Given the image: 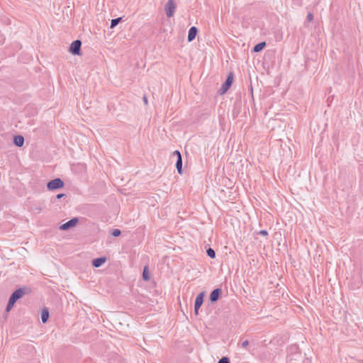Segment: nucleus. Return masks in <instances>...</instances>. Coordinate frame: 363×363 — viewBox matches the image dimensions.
<instances>
[{
    "instance_id": "f257e3e1",
    "label": "nucleus",
    "mask_w": 363,
    "mask_h": 363,
    "mask_svg": "<svg viewBox=\"0 0 363 363\" xmlns=\"http://www.w3.org/2000/svg\"><path fill=\"white\" fill-rule=\"evenodd\" d=\"M64 186L65 183L60 178H55L47 183V188L50 191L61 189Z\"/></svg>"
},
{
    "instance_id": "f03ea898",
    "label": "nucleus",
    "mask_w": 363,
    "mask_h": 363,
    "mask_svg": "<svg viewBox=\"0 0 363 363\" xmlns=\"http://www.w3.org/2000/svg\"><path fill=\"white\" fill-rule=\"evenodd\" d=\"M29 291L27 287H21L16 289L10 296V298L16 302Z\"/></svg>"
},
{
    "instance_id": "7ed1b4c3",
    "label": "nucleus",
    "mask_w": 363,
    "mask_h": 363,
    "mask_svg": "<svg viewBox=\"0 0 363 363\" xmlns=\"http://www.w3.org/2000/svg\"><path fill=\"white\" fill-rule=\"evenodd\" d=\"M233 77H234V75H233V72H230L228 74L225 81L222 84L221 88L220 89V91L221 94L226 93L228 91V89L230 88V86L233 82Z\"/></svg>"
},
{
    "instance_id": "20e7f679",
    "label": "nucleus",
    "mask_w": 363,
    "mask_h": 363,
    "mask_svg": "<svg viewBox=\"0 0 363 363\" xmlns=\"http://www.w3.org/2000/svg\"><path fill=\"white\" fill-rule=\"evenodd\" d=\"M81 47H82V42L79 40H74L69 46V51L72 55H81Z\"/></svg>"
},
{
    "instance_id": "39448f33",
    "label": "nucleus",
    "mask_w": 363,
    "mask_h": 363,
    "mask_svg": "<svg viewBox=\"0 0 363 363\" xmlns=\"http://www.w3.org/2000/svg\"><path fill=\"white\" fill-rule=\"evenodd\" d=\"M204 297H205V292L201 291L196 296V297L195 298L194 313L196 315H197L199 314V310L203 303Z\"/></svg>"
},
{
    "instance_id": "423d86ee",
    "label": "nucleus",
    "mask_w": 363,
    "mask_h": 363,
    "mask_svg": "<svg viewBox=\"0 0 363 363\" xmlns=\"http://www.w3.org/2000/svg\"><path fill=\"white\" fill-rule=\"evenodd\" d=\"M176 9V4L174 0H168L164 6L166 15L168 18H171L174 16Z\"/></svg>"
},
{
    "instance_id": "0eeeda50",
    "label": "nucleus",
    "mask_w": 363,
    "mask_h": 363,
    "mask_svg": "<svg viewBox=\"0 0 363 363\" xmlns=\"http://www.w3.org/2000/svg\"><path fill=\"white\" fill-rule=\"evenodd\" d=\"M79 223V218L77 217L71 218L67 222L62 224L60 226V229L62 230H68L70 228L74 227L77 225V224Z\"/></svg>"
},
{
    "instance_id": "6e6552de",
    "label": "nucleus",
    "mask_w": 363,
    "mask_h": 363,
    "mask_svg": "<svg viewBox=\"0 0 363 363\" xmlns=\"http://www.w3.org/2000/svg\"><path fill=\"white\" fill-rule=\"evenodd\" d=\"M222 294V289L220 288H216L213 289L209 296V301L211 303H215L219 300Z\"/></svg>"
},
{
    "instance_id": "1a4fd4ad",
    "label": "nucleus",
    "mask_w": 363,
    "mask_h": 363,
    "mask_svg": "<svg viewBox=\"0 0 363 363\" xmlns=\"http://www.w3.org/2000/svg\"><path fill=\"white\" fill-rule=\"evenodd\" d=\"M198 33V28L195 26H192L189 28L188 32L187 40L189 42L193 41Z\"/></svg>"
},
{
    "instance_id": "9d476101",
    "label": "nucleus",
    "mask_w": 363,
    "mask_h": 363,
    "mask_svg": "<svg viewBox=\"0 0 363 363\" xmlns=\"http://www.w3.org/2000/svg\"><path fill=\"white\" fill-rule=\"evenodd\" d=\"M106 257H100L95 258L92 260V266L96 268L102 266L106 262Z\"/></svg>"
},
{
    "instance_id": "9b49d317",
    "label": "nucleus",
    "mask_w": 363,
    "mask_h": 363,
    "mask_svg": "<svg viewBox=\"0 0 363 363\" xmlns=\"http://www.w3.org/2000/svg\"><path fill=\"white\" fill-rule=\"evenodd\" d=\"M25 139L22 135H18L13 137V143L17 147H22L24 144Z\"/></svg>"
},
{
    "instance_id": "f8f14e48",
    "label": "nucleus",
    "mask_w": 363,
    "mask_h": 363,
    "mask_svg": "<svg viewBox=\"0 0 363 363\" xmlns=\"http://www.w3.org/2000/svg\"><path fill=\"white\" fill-rule=\"evenodd\" d=\"M49 318V310L48 308L45 307L41 312V320L43 323H47Z\"/></svg>"
},
{
    "instance_id": "ddd939ff",
    "label": "nucleus",
    "mask_w": 363,
    "mask_h": 363,
    "mask_svg": "<svg viewBox=\"0 0 363 363\" xmlns=\"http://www.w3.org/2000/svg\"><path fill=\"white\" fill-rule=\"evenodd\" d=\"M142 277H143V279L145 281H147L150 279V274L149 268H148L147 265L144 267Z\"/></svg>"
},
{
    "instance_id": "4468645a",
    "label": "nucleus",
    "mask_w": 363,
    "mask_h": 363,
    "mask_svg": "<svg viewBox=\"0 0 363 363\" xmlns=\"http://www.w3.org/2000/svg\"><path fill=\"white\" fill-rule=\"evenodd\" d=\"M177 170L179 174H182V155H179V158L177 159L176 164H175Z\"/></svg>"
},
{
    "instance_id": "2eb2a0df",
    "label": "nucleus",
    "mask_w": 363,
    "mask_h": 363,
    "mask_svg": "<svg viewBox=\"0 0 363 363\" xmlns=\"http://www.w3.org/2000/svg\"><path fill=\"white\" fill-rule=\"evenodd\" d=\"M266 47V42L263 41L255 45L252 49L255 52H259L262 51Z\"/></svg>"
},
{
    "instance_id": "dca6fc26",
    "label": "nucleus",
    "mask_w": 363,
    "mask_h": 363,
    "mask_svg": "<svg viewBox=\"0 0 363 363\" xmlns=\"http://www.w3.org/2000/svg\"><path fill=\"white\" fill-rule=\"evenodd\" d=\"M249 341L247 340H242V339H241L239 342L238 343V347H242V348H245L246 349L247 351H250V348H248L247 347L249 346Z\"/></svg>"
},
{
    "instance_id": "f3484780",
    "label": "nucleus",
    "mask_w": 363,
    "mask_h": 363,
    "mask_svg": "<svg viewBox=\"0 0 363 363\" xmlns=\"http://www.w3.org/2000/svg\"><path fill=\"white\" fill-rule=\"evenodd\" d=\"M121 21H122V18L121 17H118V18L112 19L111 21L110 27L111 28H115Z\"/></svg>"
},
{
    "instance_id": "a211bd4d",
    "label": "nucleus",
    "mask_w": 363,
    "mask_h": 363,
    "mask_svg": "<svg viewBox=\"0 0 363 363\" xmlns=\"http://www.w3.org/2000/svg\"><path fill=\"white\" fill-rule=\"evenodd\" d=\"M15 303H16V302L9 298L7 306L6 307V312L10 311L11 310V308L13 307Z\"/></svg>"
},
{
    "instance_id": "6ab92c4d",
    "label": "nucleus",
    "mask_w": 363,
    "mask_h": 363,
    "mask_svg": "<svg viewBox=\"0 0 363 363\" xmlns=\"http://www.w3.org/2000/svg\"><path fill=\"white\" fill-rule=\"evenodd\" d=\"M206 254L209 257L212 259L216 257V252L211 247H209L208 249L206 250Z\"/></svg>"
},
{
    "instance_id": "aec40b11",
    "label": "nucleus",
    "mask_w": 363,
    "mask_h": 363,
    "mask_svg": "<svg viewBox=\"0 0 363 363\" xmlns=\"http://www.w3.org/2000/svg\"><path fill=\"white\" fill-rule=\"evenodd\" d=\"M111 235L113 237H118L121 235V230L120 229H113L111 231Z\"/></svg>"
},
{
    "instance_id": "412c9836",
    "label": "nucleus",
    "mask_w": 363,
    "mask_h": 363,
    "mask_svg": "<svg viewBox=\"0 0 363 363\" xmlns=\"http://www.w3.org/2000/svg\"><path fill=\"white\" fill-rule=\"evenodd\" d=\"M218 363H230V362L228 357H223L218 360Z\"/></svg>"
},
{
    "instance_id": "4be33fe9",
    "label": "nucleus",
    "mask_w": 363,
    "mask_h": 363,
    "mask_svg": "<svg viewBox=\"0 0 363 363\" xmlns=\"http://www.w3.org/2000/svg\"><path fill=\"white\" fill-rule=\"evenodd\" d=\"M306 19L308 21L311 22L313 19V15L312 13H308L306 16Z\"/></svg>"
},
{
    "instance_id": "5701e85b",
    "label": "nucleus",
    "mask_w": 363,
    "mask_h": 363,
    "mask_svg": "<svg viewBox=\"0 0 363 363\" xmlns=\"http://www.w3.org/2000/svg\"><path fill=\"white\" fill-rule=\"evenodd\" d=\"M258 234L262 236H267L268 235V232L266 230H261L259 231Z\"/></svg>"
},
{
    "instance_id": "b1692460",
    "label": "nucleus",
    "mask_w": 363,
    "mask_h": 363,
    "mask_svg": "<svg viewBox=\"0 0 363 363\" xmlns=\"http://www.w3.org/2000/svg\"><path fill=\"white\" fill-rule=\"evenodd\" d=\"M173 155L176 156L177 157V158H179V155H182V154L180 153V152L179 150H175L172 153Z\"/></svg>"
},
{
    "instance_id": "393cba45",
    "label": "nucleus",
    "mask_w": 363,
    "mask_h": 363,
    "mask_svg": "<svg viewBox=\"0 0 363 363\" xmlns=\"http://www.w3.org/2000/svg\"><path fill=\"white\" fill-rule=\"evenodd\" d=\"M64 196H66V194H58L57 196H56V199H62V197Z\"/></svg>"
},
{
    "instance_id": "a878e982",
    "label": "nucleus",
    "mask_w": 363,
    "mask_h": 363,
    "mask_svg": "<svg viewBox=\"0 0 363 363\" xmlns=\"http://www.w3.org/2000/svg\"><path fill=\"white\" fill-rule=\"evenodd\" d=\"M143 102L145 105L147 104V98L146 96V95H144L143 97Z\"/></svg>"
},
{
    "instance_id": "bb28decb",
    "label": "nucleus",
    "mask_w": 363,
    "mask_h": 363,
    "mask_svg": "<svg viewBox=\"0 0 363 363\" xmlns=\"http://www.w3.org/2000/svg\"><path fill=\"white\" fill-rule=\"evenodd\" d=\"M303 363H308V361H304Z\"/></svg>"
}]
</instances>
